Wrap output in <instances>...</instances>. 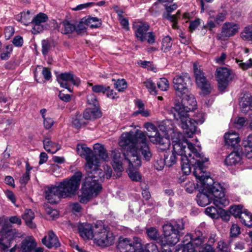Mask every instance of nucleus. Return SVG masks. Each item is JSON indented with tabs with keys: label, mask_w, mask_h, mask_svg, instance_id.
<instances>
[{
	"label": "nucleus",
	"mask_w": 252,
	"mask_h": 252,
	"mask_svg": "<svg viewBox=\"0 0 252 252\" xmlns=\"http://www.w3.org/2000/svg\"><path fill=\"white\" fill-rule=\"evenodd\" d=\"M119 145L124 150V160L118 151L112 152V166L114 170L122 172L124 170L123 165L126 164L128 174L131 180L140 181L141 176L136 170L141 165L140 154L147 161L150 160L152 157L146 133L140 130H136L134 133L131 131L123 133L120 138Z\"/></svg>",
	"instance_id": "obj_1"
},
{
	"label": "nucleus",
	"mask_w": 252,
	"mask_h": 252,
	"mask_svg": "<svg viewBox=\"0 0 252 252\" xmlns=\"http://www.w3.org/2000/svg\"><path fill=\"white\" fill-rule=\"evenodd\" d=\"M204 170V167H197L194 172V176L199 180V192L196 196L198 204L205 207L213 202L220 208L228 205L229 200L225 196V188L220 183L215 182L210 173Z\"/></svg>",
	"instance_id": "obj_2"
},
{
	"label": "nucleus",
	"mask_w": 252,
	"mask_h": 252,
	"mask_svg": "<svg viewBox=\"0 0 252 252\" xmlns=\"http://www.w3.org/2000/svg\"><path fill=\"white\" fill-rule=\"evenodd\" d=\"M82 173L76 172L70 178L63 180L55 186L48 187L44 190L45 197L49 203H57L61 198L71 197L74 196L79 189Z\"/></svg>",
	"instance_id": "obj_3"
},
{
	"label": "nucleus",
	"mask_w": 252,
	"mask_h": 252,
	"mask_svg": "<svg viewBox=\"0 0 252 252\" xmlns=\"http://www.w3.org/2000/svg\"><path fill=\"white\" fill-rule=\"evenodd\" d=\"M172 152L183 158L184 155L189 157L193 154V158L190 160L197 167H204L203 164L209 160L208 158L204 157L200 149H196L194 145L185 139L183 134L178 131L173 132L171 135Z\"/></svg>",
	"instance_id": "obj_4"
},
{
	"label": "nucleus",
	"mask_w": 252,
	"mask_h": 252,
	"mask_svg": "<svg viewBox=\"0 0 252 252\" xmlns=\"http://www.w3.org/2000/svg\"><path fill=\"white\" fill-rule=\"evenodd\" d=\"M97 168L92 172H87L88 177L85 179L82 188V194L79 196V201L81 203H86L90 199L97 196L101 191L102 187L99 183V180L103 181L105 177L109 179L112 174V170L110 166H104V171Z\"/></svg>",
	"instance_id": "obj_5"
},
{
	"label": "nucleus",
	"mask_w": 252,
	"mask_h": 252,
	"mask_svg": "<svg viewBox=\"0 0 252 252\" xmlns=\"http://www.w3.org/2000/svg\"><path fill=\"white\" fill-rule=\"evenodd\" d=\"M164 236L159 238V234L157 229L150 227L146 229L148 237L153 240L159 243L161 246L174 245L177 243L181 236V231L185 228V223L182 219L171 220L163 225Z\"/></svg>",
	"instance_id": "obj_6"
},
{
	"label": "nucleus",
	"mask_w": 252,
	"mask_h": 252,
	"mask_svg": "<svg viewBox=\"0 0 252 252\" xmlns=\"http://www.w3.org/2000/svg\"><path fill=\"white\" fill-rule=\"evenodd\" d=\"M94 154L85 144H78L76 146L77 153L85 158L86 161L85 168L87 172L95 170L97 166H100L101 160L105 161L108 159V154L102 145L95 144L94 146Z\"/></svg>",
	"instance_id": "obj_7"
},
{
	"label": "nucleus",
	"mask_w": 252,
	"mask_h": 252,
	"mask_svg": "<svg viewBox=\"0 0 252 252\" xmlns=\"http://www.w3.org/2000/svg\"><path fill=\"white\" fill-rule=\"evenodd\" d=\"M175 119L178 122L181 127L185 130L187 136L191 137L192 135L196 131V125L193 119L189 117V114L185 112L182 113L179 105L173 107L171 109Z\"/></svg>",
	"instance_id": "obj_8"
},
{
	"label": "nucleus",
	"mask_w": 252,
	"mask_h": 252,
	"mask_svg": "<svg viewBox=\"0 0 252 252\" xmlns=\"http://www.w3.org/2000/svg\"><path fill=\"white\" fill-rule=\"evenodd\" d=\"M114 237L111 231L101 221L95 224V242L101 247H107L114 243Z\"/></svg>",
	"instance_id": "obj_9"
},
{
	"label": "nucleus",
	"mask_w": 252,
	"mask_h": 252,
	"mask_svg": "<svg viewBox=\"0 0 252 252\" xmlns=\"http://www.w3.org/2000/svg\"><path fill=\"white\" fill-rule=\"evenodd\" d=\"M144 127L149 132H155L154 135H149L150 141L154 144L158 145V148L160 151H164L169 148L170 143L168 138L162 136L159 132L157 127L151 123H147L144 125Z\"/></svg>",
	"instance_id": "obj_10"
},
{
	"label": "nucleus",
	"mask_w": 252,
	"mask_h": 252,
	"mask_svg": "<svg viewBox=\"0 0 252 252\" xmlns=\"http://www.w3.org/2000/svg\"><path fill=\"white\" fill-rule=\"evenodd\" d=\"M133 29L135 37L141 42L145 40L148 43L153 44L155 43V35L153 32L148 31L150 29V25L143 22H136L133 25Z\"/></svg>",
	"instance_id": "obj_11"
},
{
	"label": "nucleus",
	"mask_w": 252,
	"mask_h": 252,
	"mask_svg": "<svg viewBox=\"0 0 252 252\" xmlns=\"http://www.w3.org/2000/svg\"><path fill=\"white\" fill-rule=\"evenodd\" d=\"M208 15L207 27L212 29L223 22L226 18L227 11L222 6L217 9L209 7L206 10Z\"/></svg>",
	"instance_id": "obj_12"
},
{
	"label": "nucleus",
	"mask_w": 252,
	"mask_h": 252,
	"mask_svg": "<svg viewBox=\"0 0 252 252\" xmlns=\"http://www.w3.org/2000/svg\"><path fill=\"white\" fill-rule=\"evenodd\" d=\"M205 237L202 236V234L200 230H196L193 234L186 235L184 237V242L185 241L189 240L190 241L185 244L186 245H190L189 249H192L193 252H199L202 250V248L205 247L206 244Z\"/></svg>",
	"instance_id": "obj_13"
},
{
	"label": "nucleus",
	"mask_w": 252,
	"mask_h": 252,
	"mask_svg": "<svg viewBox=\"0 0 252 252\" xmlns=\"http://www.w3.org/2000/svg\"><path fill=\"white\" fill-rule=\"evenodd\" d=\"M193 67L197 86L201 90L202 93L203 94H209L211 91L210 84L206 81L203 73L201 70V69L197 67L196 64H194Z\"/></svg>",
	"instance_id": "obj_14"
},
{
	"label": "nucleus",
	"mask_w": 252,
	"mask_h": 252,
	"mask_svg": "<svg viewBox=\"0 0 252 252\" xmlns=\"http://www.w3.org/2000/svg\"><path fill=\"white\" fill-rule=\"evenodd\" d=\"M188 77L186 74L176 76L173 80V87L177 95L181 97L188 92L186 81Z\"/></svg>",
	"instance_id": "obj_15"
},
{
	"label": "nucleus",
	"mask_w": 252,
	"mask_h": 252,
	"mask_svg": "<svg viewBox=\"0 0 252 252\" xmlns=\"http://www.w3.org/2000/svg\"><path fill=\"white\" fill-rule=\"evenodd\" d=\"M57 80L60 86L65 89H67V85L69 84L78 86L80 83V79L70 72L59 74Z\"/></svg>",
	"instance_id": "obj_16"
},
{
	"label": "nucleus",
	"mask_w": 252,
	"mask_h": 252,
	"mask_svg": "<svg viewBox=\"0 0 252 252\" xmlns=\"http://www.w3.org/2000/svg\"><path fill=\"white\" fill-rule=\"evenodd\" d=\"M179 105L182 113L193 111L197 107V102L194 95L192 94H187L183 98L182 103H176L174 107Z\"/></svg>",
	"instance_id": "obj_17"
},
{
	"label": "nucleus",
	"mask_w": 252,
	"mask_h": 252,
	"mask_svg": "<svg viewBox=\"0 0 252 252\" xmlns=\"http://www.w3.org/2000/svg\"><path fill=\"white\" fill-rule=\"evenodd\" d=\"M230 70L226 67H219L216 70V77L220 91L224 90L228 85Z\"/></svg>",
	"instance_id": "obj_18"
},
{
	"label": "nucleus",
	"mask_w": 252,
	"mask_h": 252,
	"mask_svg": "<svg viewBox=\"0 0 252 252\" xmlns=\"http://www.w3.org/2000/svg\"><path fill=\"white\" fill-rule=\"evenodd\" d=\"M240 106L242 111L244 113H249L250 126L252 129V96L249 94H245L241 97L240 101Z\"/></svg>",
	"instance_id": "obj_19"
},
{
	"label": "nucleus",
	"mask_w": 252,
	"mask_h": 252,
	"mask_svg": "<svg viewBox=\"0 0 252 252\" xmlns=\"http://www.w3.org/2000/svg\"><path fill=\"white\" fill-rule=\"evenodd\" d=\"M238 24L234 22H225L221 28V37L220 38L224 39L235 35L239 31Z\"/></svg>",
	"instance_id": "obj_20"
},
{
	"label": "nucleus",
	"mask_w": 252,
	"mask_h": 252,
	"mask_svg": "<svg viewBox=\"0 0 252 252\" xmlns=\"http://www.w3.org/2000/svg\"><path fill=\"white\" fill-rule=\"evenodd\" d=\"M80 236L84 240L95 238V225L93 227L89 223L80 224L78 226Z\"/></svg>",
	"instance_id": "obj_21"
},
{
	"label": "nucleus",
	"mask_w": 252,
	"mask_h": 252,
	"mask_svg": "<svg viewBox=\"0 0 252 252\" xmlns=\"http://www.w3.org/2000/svg\"><path fill=\"white\" fill-rule=\"evenodd\" d=\"M42 242L49 249H57L61 246L58 237L52 230L49 231L47 235L44 236L42 239Z\"/></svg>",
	"instance_id": "obj_22"
},
{
	"label": "nucleus",
	"mask_w": 252,
	"mask_h": 252,
	"mask_svg": "<svg viewBox=\"0 0 252 252\" xmlns=\"http://www.w3.org/2000/svg\"><path fill=\"white\" fill-rule=\"evenodd\" d=\"M47 20V16L43 13H40L35 16L32 20L33 25L32 32L35 34L42 31L43 30V27L41 24L46 22Z\"/></svg>",
	"instance_id": "obj_23"
},
{
	"label": "nucleus",
	"mask_w": 252,
	"mask_h": 252,
	"mask_svg": "<svg viewBox=\"0 0 252 252\" xmlns=\"http://www.w3.org/2000/svg\"><path fill=\"white\" fill-rule=\"evenodd\" d=\"M120 252H135V241H131L128 238L120 240L118 245Z\"/></svg>",
	"instance_id": "obj_24"
},
{
	"label": "nucleus",
	"mask_w": 252,
	"mask_h": 252,
	"mask_svg": "<svg viewBox=\"0 0 252 252\" xmlns=\"http://www.w3.org/2000/svg\"><path fill=\"white\" fill-rule=\"evenodd\" d=\"M192 158L193 154H192L190 157H189V155H184L183 158H181L182 170L185 175H189L190 173L191 165L193 167V174H194V172L195 171V165L193 164H192L190 161Z\"/></svg>",
	"instance_id": "obj_25"
},
{
	"label": "nucleus",
	"mask_w": 252,
	"mask_h": 252,
	"mask_svg": "<svg viewBox=\"0 0 252 252\" xmlns=\"http://www.w3.org/2000/svg\"><path fill=\"white\" fill-rule=\"evenodd\" d=\"M226 144L235 147L240 141V138L237 133L232 130L226 133L224 135Z\"/></svg>",
	"instance_id": "obj_26"
},
{
	"label": "nucleus",
	"mask_w": 252,
	"mask_h": 252,
	"mask_svg": "<svg viewBox=\"0 0 252 252\" xmlns=\"http://www.w3.org/2000/svg\"><path fill=\"white\" fill-rule=\"evenodd\" d=\"M44 149L48 152L56 153L61 149V145L57 142L53 141L50 138H46L43 141Z\"/></svg>",
	"instance_id": "obj_27"
},
{
	"label": "nucleus",
	"mask_w": 252,
	"mask_h": 252,
	"mask_svg": "<svg viewBox=\"0 0 252 252\" xmlns=\"http://www.w3.org/2000/svg\"><path fill=\"white\" fill-rule=\"evenodd\" d=\"M101 116V112L98 107L88 108L83 113V118L87 120H94Z\"/></svg>",
	"instance_id": "obj_28"
},
{
	"label": "nucleus",
	"mask_w": 252,
	"mask_h": 252,
	"mask_svg": "<svg viewBox=\"0 0 252 252\" xmlns=\"http://www.w3.org/2000/svg\"><path fill=\"white\" fill-rule=\"evenodd\" d=\"M36 246L35 240L32 236L26 237L22 242V252H31Z\"/></svg>",
	"instance_id": "obj_29"
},
{
	"label": "nucleus",
	"mask_w": 252,
	"mask_h": 252,
	"mask_svg": "<svg viewBox=\"0 0 252 252\" xmlns=\"http://www.w3.org/2000/svg\"><path fill=\"white\" fill-rule=\"evenodd\" d=\"M241 154L238 152H233L226 158L225 162L227 165H233L241 163Z\"/></svg>",
	"instance_id": "obj_30"
},
{
	"label": "nucleus",
	"mask_w": 252,
	"mask_h": 252,
	"mask_svg": "<svg viewBox=\"0 0 252 252\" xmlns=\"http://www.w3.org/2000/svg\"><path fill=\"white\" fill-rule=\"evenodd\" d=\"M22 219L25 221L26 225L31 228H34L36 225L32 222L35 215L34 212L31 209H26L22 216Z\"/></svg>",
	"instance_id": "obj_31"
},
{
	"label": "nucleus",
	"mask_w": 252,
	"mask_h": 252,
	"mask_svg": "<svg viewBox=\"0 0 252 252\" xmlns=\"http://www.w3.org/2000/svg\"><path fill=\"white\" fill-rule=\"evenodd\" d=\"M58 30L62 33L66 34L75 31V26L69 22L65 21L59 24Z\"/></svg>",
	"instance_id": "obj_32"
},
{
	"label": "nucleus",
	"mask_w": 252,
	"mask_h": 252,
	"mask_svg": "<svg viewBox=\"0 0 252 252\" xmlns=\"http://www.w3.org/2000/svg\"><path fill=\"white\" fill-rule=\"evenodd\" d=\"M243 153L248 158H252V134H250L243 142Z\"/></svg>",
	"instance_id": "obj_33"
},
{
	"label": "nucleus",
	"mask_w": 252,
	"mask_h": 252,
	"mask_svg": "<svg viewBox=\"0 0 252 252\" xmlns=\"http://www.w3.org/2000/svg\"><path fill=\"white\" fill-rule=\"evenodd\" d=\"M16 19L17 21L21 22L26 26L29 25L30 24H32V20L33 18H32V15L29 10L26 12H22L20 15H17Z\"/></svg>",
	"instance_id": "obj_34"
},
{
	"label": "nucleus",
	"mask_w": 252,
	"mask_h": 252,
	"mask_svg": "<svg viewBox=\"0 0 252 252\" xmlns=\"http://www.w3.org/2000/svg\"><path fill=\"white\" fill-rule=\"evenodd\" d=\"M179 156L172 151L165 153L164 155V158L165 161L166 165L170 167L175 164L177 161Z\"/></svg>",
	"instance_id": "obj_35"
},
{
	"label": "nucleus",
	"mask_w": 252,
	"mask_h": 252,
	"mask_svg": "<svg viewBox=\"0 0 252 252\" xmlns=\"http://www.w3.org/2000/svg\"><path fill=\"white\" fill-rule=\"evenodd\" d=\"M241 222L248 227L252 226V214L247 210L243 211L239 216Z\"/></svg>",
	"instance_id": "obj_36"
},
{
	"label": "nucleus",
	"mask_w": 252,
	"mask_h": 252,
	"mask_svg": "<svg viewBox=\"0 0 252 252\" xmlns=\"http://www.w3.org/2000/svg\"><path fill=\"white\" fill-rule=\"evenodd\" d=\"M177 7V5L176 3H174L171 5L166 6L165 8L167 12L168 13L167 15V18L173 22L172 25L173 28H176L175 23L177 20V16L176 15H171L169 13L176 10Z\"/></svg>",
	"instance_id": "obj_37"
},
{
	"label": "nucleus",
	"mask_w": 252,
	"mask_h": 252,
	"mask_svg": "<svg viewBox=\"0 0 252 252\" xmlns=\"http://www.w3.org/2000/svg\"><path fill=\"white\" fill-rule=\"evenodd\" d=\"M86 24L91 28H96L101 25V19L97 17H89L85 20Z\"/></svg>",
	"instance_id": "obj_38"
},
{
	"label": "nucleus",
	"mask_w": 252,
	"mask_h": 252,
	"mask_svg": "<svg viewBox=\"0 0 252 252\" xmlns=\"http://www.w3.org/2000/svg\"><path fill=\"white\" fill-rule=\"evenodd\" d=\"M161 50L164 53L169 52L172 46L171 38L169 36L164 37L162 40Z\"/></svg>",
	"instance_id": "obj_39"
},
{
	"label": "nucleus",
	"mask_w": 252,
	"mask_h": 252,
	"mask_svg": "<svg viewBox=\"0 0 252 252\" xmlns=\"http://www.w3.org/2000/svg\"><path fill=\"white\" fill-rule=\"evenodd\" d=\"M241 37L244 40L252 41V25L245 28L241 33Z\"/></svg>",
	"instance_id": "obj_40"
},
{
	"label": "nucleus",
	"mask_w": 252,
	"mask_h": 252,
	"mask_svg": "<svg viewBox=\"0 0 252 252\" xmlns=\"http://www.w3.org/2000/svg\"><path fill=\"white\" fill-rule=\"evenodd\" d=\"M13 50V46L12 45H6L5 49L3 50L0 55V58L2 60H8Z\"/></svg>",
	"instance_id": "obj_41"
},
{
	"label": "nucleus",
	"mask_w": 252,
	"mask_h": 252,
	"mask_svg": "<svg viewBox=\"0 0 252 252\" xmlns=\"http://www.w3.org/2000/svg\"><path fill=\"white\" fill-rule=\"evenodd\" d=\"M145 86L148 89L149 92L152 95H157V91L155 84L151 79H148L144 82Z\"/></svg>",
	"instance_id": "obj_42"
},
{
	"label": "nucleus",
	"mask_w": 252,
	"mask_h": 252,
	"mask_svg": "<svg viewBox=\"0 0 252 252\" xmlns=\"http://www.w3.org/2000/svg\"><path fill=\"white\" fill-rule=\"evenodd\" d=\"M157 84L158 89L162 91H166L169 88V82L165 78H160Z\"/></svg>",
	"instance_id": "obj_43"
},
{
	"label": "nucleus",
	"mask_w": 252,
	"mask_h": 252,
	"mask_svg": "<svg viewBox=\"0 0 252 252\" xmlns=\"http://www.w3.org/2000/svg\"><path fill=\"white\" fill-rule=\"evenodd\" d=\"M219 210L213 206L208 207L205 209V214L213 219H217L219 217Z\"/></svg>",
	"instance_id": "obj_44"
},
{
	"label": "nucleus",
	"mask_w": 252,
	"mask_h": 252,
	"mask_svg": "<svg viewBox=\"0 0 252 252\" xmlns=\"http://www.w3.org/2000/svg\"><path fill=\"white\" fill-rule=\"evenodd\" d=\"M88 86L92 87V91L95 93H102L103 94H105L106 91L109 89V88H106V87L102 85H96L93 86L92 83H88Z\"/></svg>",
	"instance_id": "obj_45"
},
{
	"label": "nucleus",
	"mask_w": 252,
	"mask_h": 252,
	"mask_svg": "<svg viewBox=\"0 0 252 252\" xmlns=\"http://www.w3.org/2000/svg\"><path fill=\"white\" fill-rule=\"evenodd\" d=\"M229 213L235 218H239L241 213H243L242 207L241 205H235L231 207L229 210Z\"/></svg>",
	"instance_id": "obj_46"
},
{
	"label": "nucleus",
	"mask_w": 252,
	"mask_h": 252,
	"mask_svg": "<svg viewBox=\"0 0 252 252\" xmlns=\"http://www.w3.org/2000/svg\"><path fill=\"white\" fill-rule=\"evenodd\" d=\"M133 240L135 241V252H149L147 250V245L144 249L141 244L140 239L137 237H134Z\"/></svg>",
	"instance_id": "obj_47"
},
{
	"label": "nucleus",
	"mask_w": 252,
	"mask_h": 252,
	"mask_svg": "<svg viewBox=\"0 0 252 252\" xmlns=\"http://www.w3.org/2000/svg\"><path fill=\"white\" fill-rule=\"evenodd\" d=\"M87 99L88 104L94 107H98V102L96 96L94 94H88Z\"/></svg>",
	"instance_id": "obj_48"
},
{
	"label": "nucleus",
	"mask_w": 252,
	"mask_h": 252,
	"mask_svg": "<svg viewBox=\"0 0 252 252\" xmlns=\"http://www.w3.org/2000/svg\"><path fill=\"white\" fill-rule=\"evenodd\" d=\"M236 63L238 64L239 67L243 70H247L252 67V59H250L245 63H243L242 61L236 60Z\"/></svg>",
	"instance_id": "obj_49"
},
{
	"label": "nucleus",
	"mask_w": 252,
	"mask_h": 252,
	"mask_svg": "<svg viewBox=\"0 0 252 252\" xmlns=\"http://www.w3.org/2000/svg\"><path fill=\"white\" fill-rule=\"evenodd\" d=\"M217 249L219 252H229V246L223 240H220L218 242Z\"/></svg>",
	"instance_id": "obj_50"
},
{
	"label": "nucleus",
	"mask_w": 252,
	"mask_h": 252,
	"mask_svg": "<svg viewBox=\"0 0 252 252\" xmlns=\"http://www.w3.org/2000/svg\"><path fill=\"white\" fill-rule=\"evenodd\" d=\"M184 188L187 192L191 193L195 189L196 186L192 180H188L185 183Z\"/></svg>",
	"instance_id": "obj_51"
},
{
	"label": "nucleus",
	"mask_w": 252,
	"mask_h": 252,
	"mask_svg": "<svg viewBox=\"0 0 252 252\" xmlns=\"http://www.w3.org/2000/svg\"><path fill=\"white\" fill-rule=\"evenodd\" d=\"M72 125L75 128L78 129L85 126L86 125V123L82 119L76 117L75 118H73Z\"/></svg>",
	"instance_id": "obj_52"
},
{
	"label": "nucleus",
	"mask_w": 252,
	"mask_h": 252,
	"mask_svg": "<svg viewBox=\"0 0 252 252\" xmlns=\"http://www.w3.org/2000/svg\"><path fill=\"white\" fill-rule=\"evenodd\" d=\"M240 233V227L236 224H232L230 230V237H236L239 235Z\"/></svg>",
	"instance_id": "obj_53"
},
{
	"label": "nucleus",
	"mask_w": 252,
	"mask_h": 252,
	"mask_svg": "<svg viewBox=\"0 0 252 252\" xmlns=\"http://www.w3.org/2000/svg\"><path fill=\"white\" fill-rule=\"evenodd\" d=\"M115 88L119 91H123L127 87V84L124 79L118 80L115 84Z\"/></svg>",
	"instance_id": "obj_54"
},
{
	"label": "nucleus",
	"mask_w": 252,
	"mask_h": 252,
	"mask_svg": "<svg viewBox=\"0 0 252 252\" xmlns=\"http://www.w3.org/2000/svg\"><path fill=\"white\" fill-rule=\"evenodd\" d=\"M171 124L172 122L169 120L163 122L162 124L159 126L160 130L165 132H168L169 130L171 129V127H169V125H171Z\"/></svg>",
	"instance_id": "obj_55"
},
{
	"label": "nucleus",
	"mask_w": 252,
	"mask_h": 252,
	"mask_svg": "<svg viewBox=\"0 0 252 252\" xmlns=\"http://www.w3.org/2000/svg\"><path fill=\"white\" fill-rule=\"evenodd\" d=\"M51 48V44L47 40H43L42 41V53L46 55Z\"/></svg>",
	"instance_id": "obj_56"
},
{
	"label": "nucleus",
	"mask_w": 252,
	"mask_h": 252,
	"mask_svg": "<svg viewBox=\"0 0 252 252\" xmlns=\"http://www.w3.org/2000/svg\"><path fill=\"white\" fill-rule=\"evenodd\" d=\"M38 67L39 69H42V74L45 80L46 81L49 80L52 77L51 71L48 68L44 67L41 66H39Z\"/></svg>",
	"instance_id": "obj_57"
},
{
	"label": "nucleus",
	"mask_w": 252,
	"mask_h": 252,
	"mask_svg": "<svg viewBox=\"0 0 252 252\" xmlns=\"http://www.w3.org/2000/svg\"><path fill=\"white\" fill-rule=\"evenodd\" d=\"M193 119L196 125L202 124L204 122L205 114L202 112L199 113L194 116Z\"/></svg>",
	"instance_id": "obj_58"
},
{
	"label": "nucleus",
	"mask_w": 252,
	"mask_h": 252,
	"mask_svg": "<svg viewBox=\"0 0 252 252\" xmlns=\"http://www.w3.org/2000/svg\"><path fill=\"white\" fill-rule=\"evenodd\" d=\"M44 127L46 129H49L52 127L54 124V120L49 117H45L43 118Z\"/></svg>",
	"instance_id": "obj_59"
},
{
	"label": "nucleus",
	"mask_w": 252,
	"mask_h": 252,
	"mask_svg": "<svg viewBox=\"0 0 252 252\" xmlns=\"http://www.w3.org/2000/svg\"><path fill=\"white\" fill-rule=\"evenodd\" d=\"M14 33V29L12 26L7 27L4 30V36L6 39L8 40Z\"/></svg>",
	"instance_id": "obj_60"
},
{
	"label": "nucleus",
	"mask_w": 252,
	"mask_h": 252,
	"mask_svg": "<svg viewBox=\"0 0 252 252\" xmlns=\"http://www.w3.org/2000/svg\"><path fill=\"white\" fill-rule=\"evenodd\" d=\"M30 170L27 169L25 173L20 179V183L22 185H25L30 180Z\"/></svg>",
	"instance_id": "obj_61"
},
{
	"label": "nucleus",
	"mask_w": 252,
	"mask_h": 252,
	"mask_svg": "<svg viewBox=\"0 0 252 252\" xmlns=\"http://www.w3.org/2000/svg\"><path fill=\"white\" fill-rule=\"evenodd\" d=\"M165 165L166 163L164 158H160L156 161L154 165L157 170H161Z\"/></svg>",
	"instance_id": "obj_62"
},
{
	"label": "nucleus",
	"mask_w": 252,
	"mask_h": 252,
	"mask_svg": "<svg viewBox=\"0 0 252 252\" xmlns=\"http://www.w3.org/2000/svg\"><path fill=\"white\" fill-rule=\"evenodd\" d=\"M12 43L16 47H22L23 44V39L21 36H16L13 38Z\"/></svg>",
	"instance_id": "obj_63"
},
{
	"label": "nucleus",
	"mask_w": 252,
	"mask_h": 252,
	"mask_svg": "<svg viewBox=\"0 0 252 252\" xmlns=\"http://www.w3.org/2000/svg\"><path fill=\"white\" fill-rule=\"evenodd\" d=\"M234 123L238 126L242 127L248 124V122L243 117H238L235 120Z\"/></svg>",
	"instance_id": "obj_64"
}]
</instances>
